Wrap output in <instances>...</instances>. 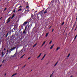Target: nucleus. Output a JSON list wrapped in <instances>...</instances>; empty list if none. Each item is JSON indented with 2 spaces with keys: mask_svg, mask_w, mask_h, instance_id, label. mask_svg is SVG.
Returning <instances> with one entry per match:
<instances>
[{
  "mask_svg": "<svg viewBox=\"0 0 77 77\" xmlns=\"http://www.w3.org/2000/svg\"><path fill=\"white\" fill-rule=\"evenodd\" d=\"M9 51H9L8 52H9V53H11V51H12V50H10V49Z\"/></svg>",
  "mask_w": 77,
  "mask_h": 77,
  "instance_id": "e433bc0d",
  "label": "nucleus"
},
{
  "mask_svg": "<svg viewBox=\"0 0 77 77\" xmlns=\"http://www.w3.org/2000/svg\"><path fill=\"white\" fill-rule=\"evenodd\" d=\"M26 29H27V26H26L25 28V29L24 30V31L23 32V34H26Z\"/></svg>",
  "mask_w": 77,
  "mask_h": 77,
  "instance_id": "f257e3e1",
  "label": "nucleus"
},
{
  "mask_svg": "<svg viewBox=\"0 0 77 77\" xmlns=\"http://www.w3.org/2000/svg\"><path fill=\"white\" fill-rule=\"evenodd\" d=\"M9 34V32H8L7 33V34L6 35V38H7L8 37V35Z\"/></svg>",
  "mask_w": 77,
  "mask_h": 77,
  "instance_id": "f3484780",
  "label": "nucleus"
},
{
  "mask_svg": "<svg viewBox=\"0 0 77 77\" xmlns=\"http://www.w3.org/2000/svg\"><path fill=\"white\" fill-rule=\"evenodd\" d=\"M45 56H46V54H45L44 55V56H43V57H45Z\"/></svg>",
  "mask_w": 77,
  "mask_h": 77,
  "instance_id": "4c0bfd02",
  "label": "nucleus"
},
{
  "mask_svg": "<svg viewBox=\"0 0 77 77\" xmlns=\"http://www.w3.org/2000/svg\"><path fill=\"white\" fill-rule=\"evenodd\" d=\"M45 11V8H43V10L42 11V12H43V11Z\"/></svg>",
  "mask_w": 77,
  "mask_h": 77,
  "instance_id": "7c9ffc66",
  "label": "nucleus"
},
{
  "mask_svg": "<svg viewBox=\"0 0 77 77\" xmlns=\"http://www.w3.org/2000/svg\"><path fill=\"white\" fill-rule=\"evenodd\" d=\"M4 50L5 51V50H6V48H5L4 49Z\"/></svg>",
  "mask_w": 77,
  "mask_h": 77,
  "instance_id": "864d4df0",
  "label": "nucleus"
},
{
  "mask_svg": "<svg viewBox=\"0 0 77 77\" xmlns=\"http://www.w3.org/2000/svg\"><path fill=\"white\" fill-rule=\"evenodd\" d=\"M73 28H72V30H73Z\"/></svg>",
  "mask_w": 77,
  "mask_h": 77,
  "instance_id": "e2e57ef3",
  "label": "nucleus"
},
{
  "mask_svg": "<svg viewBox=\"0 0 77 77\" xmlns=\"http://www.w3.org/2000/svg\"><path fill=\"white\" fill-rule=\"evenodd\" d=\"M43 14V13H42V11H41L39 12V14H40V15L42 16V15Z\"/></svg>",
  "mask_w": 77,
  "mask_h": 77,
  "instance_id": "6e6552de",
  "label": "nucleus"
},
{
  "mask_svg": "<svg viewBox=\"0 0 77 77\" xmlns=\"http://www.w3.org/2000/svg\"><path fill=\"white\" fill-rule=\"evenodd\" d=\"M15 10H14L13 11V12H15Z\"/></svg>",
  "mask_w": 77,
  "mask_h": 77,
  "instance_id": "ea45409f",
  "label": "nucleus"
},
{
  "mask_svg": "<svg viewBox=\"0 0 77 77\" xmlns=\"http://www.w3.org/2000/svg\"><path fill=\"white\" fill-rule=\"evenodd\" d=\"M8 21L6 23V24H8V23H9V22H10V21H11V20H7Z\"/></svg>",
  "mask_w": 77,
  "mask_h": 77,
  "instance_id": "dca6fc26",
  "label": "nucleus"
},
{
  "mask_svg": "<svg viewBox=\"0 0 77 77\" xmlns=\"http://www.w3.org/2000/svg\"><path fill=\"white\" fill-rule=\"evenodd\" d=\"M29 27H30V26H28V28H29Z\"/></svg>",
  "mask_w": 77,
  "mask_h": 77,
  "instance_id": "4d7b16f0",
  "label": "nucleus"
},
{
  "mask_svg": "<svg viewBox=\"0 0 77 77\" xmlns=\"http://www.w3.org/2000/svg\"><path fill=\"white\" fill-rule=\"evenodd\" d=\"M51 26L50 27L49 29H50V28H51Z\"/></svg>",
  "mask_w": 77,
  "mask_h": 77,
  "instance_id": "603ef678",
  "label": "nucleus"
},
{
  "mask_svg": "<svg viewBox=\"0 0 77 77\" xmlns=\"http://www.w3.org/2000/svg\"><path fill=\"white\" fill-rule=\"evenodd\" d=\"M10 57L11 59H12L13 57H13V55H11L10 56Z\"/></svg>",
  "mask_w": 77,
  "mask_h": 77,
  "instance_id": "a211bd4d",
  "label": "nucleus"
},
{
  "mask_svg": "<svg viewBox=\"0 0 77 77\" xmlns=\"http://www.w3.org/2000/svg\"><path fill=\"white\" fill-rule=\"evenodd\" d=\"M32 20V19L30 18L29 19V20H28V23H29V22H30Z\"/></svg>",
  "mask_w": 77,
  "mask_h": 77,
  "instance_id": "423d86ee",
  "label": "nucleus"
},
{
  "mask_svg": "<svg viewBox=\"0 0 77 77\" xmlns=\"http://www.w3.org/2000/svg\"><path fill=\"white\" fill-rule=\"evenodd\" d=\"M59 5H60V3L58 4L57 5V6H59Z\"/></svg>",
  "mask_w": 77,
  "mask_h": 77,
  "instance_id": "473e14b6",
  "label": "nucleus"
},
{
  "mask_svg": "<svg viewBox=\"0 0 77 77\" xmlns=\"http://www.w3.org/2000/svg\"><path fill=\"white\" fill-rule=\"evenodd\" d=\"M30 59V57H29L28 58V59Z\"/></svg>",
  "mask_w": 77,
  "mask_h": 77,
  "instance_id": "3c124183",
  "label": "nucleus"
},
{
  "mask_svg": "<svg viewBox=\"0 0 77 77\" xmlns=\"http://www.w3.org/2000/svg\"><path fill=\"white\" fill-rule=\"evenodd\" d=\"M54 29H53L52 30V32H53V31H54Z\"/></svg>",
  "mask_w": 77,
  "mask_h": 77,
  "instance_id": "a19ab883",
  "label": "nucleus"
},
{
  "mask_svg": "<svg viewBox=\"0 0 77 77\" xmlns=\"http://www.w3.org/2000/svg\"><path fill=\"white\" fill-rule=\"evenodd\" d=\"M11 17H9L8 20H7V21H9L10 20V19H11Z\"/></svg>",
  "mask_w": 77,
  "mask_h": 77,
  "instance_id": "6ab92c4d",
  "label": "nucleus"
},
{
  "mask_svg": "<svg viewBox=\"0 0 77 77\" xmlns=\"http://www.w3.org/2000/svg\"><path fill=\"white\" fill-rule=\"evenodd\" d=\"M38 44V43H36L33 46V47H35L36 45Z\"/></svg>",
  "mask_w": 77,
  "mask_h": 77,
  "instance_id": "ddd939ff",
  "label": "nucleus"
},
{
  "mask_svg": "<svg viewBox=\"0 0 77 77\" xmlns=\"http://www.w3.org/2000/svg\"><path fill=\"white\" fill-rule=\"evenodd\" d=\"M33 17V14H31V18H32Z\"/></svg>",
  "mask_w": 77,
  "mask_h": 77,
  "instance_id": "cd10ccee",
  "label": "nucleus"
},
{
  "mask_svg": "<svg viewBox=\"0 0 77 77\" xmlns=\"http://www.w3.org/2000/svg\"><path fill=\"white\" fill-rule=\"evenodd\" d=\"M44 57H43L42 58V60H43V59H44Z\"/></svg>",
  "mask_w": 77,
  "mask_h": 77,
  "instance_id": "79ce46f5",
  "label": "nucleus"
},
{
  "mask_svg": "<svg viewBox=\"0 0 77 77\" xmlns=\"http://www.w3.org/2000/svg\"><path fill=\"white\" fill-rule=\"evenodd\" d=\"M27 10H25V12H27Z\"/></svg>",
  "mask_w": 77,
  "mask_h": 77,
  "instance_id": "5fc2aeb1",
  "label": "nucleus"
},
{
  "mask_svg": "<svg viewBox=\"0 0 77 77\" xmlns=\"http://www.w3.org/2000/svg\"><path fill=\"white\" fill-rule=\"evenodd\" d=\"M8 51H9V50L8 49L7 50V52L8 53Z\"/></svg>",
  "mask_w": 77,
  "mask_h": 77,
  "instance_id": "49530a36",
  "label": "nucleus"
},
{
  "mask_svg": "<svg viewBox=\"0 0 77 77\" xmlns=\"http://www.w3.org/2000/svg\"><path fill=\"white\" fill-rule=\"evenodd\" d=\"M17 51H16V52L13 55V57H15V56L17 55Z\"/></svg>",
  "mask_w": 77,
  "mask_h": 77,
  "instance_id": "f03ea898",
  "label": "nucleus"
},
{
  "mask_svg": "<svg viewBox=\"0 0 77 77\" xmlns=\"http://www.w3.org/2000/svg\"><path fill=\"white\" fill-rule=\"evenodd\" d=\"M48 8H47L46 9V10L45 11V12H44V14H47V11H48Z\"/></svg>",
  "mask_w": 77,
  "mask_h": 77,
  "instance_id": "0eeeda50",
  "label": "nucleus"
},
{
  "mask_svg": "<svg viewBox=\"0 0 77 77\" xmlns=\"http://www.w3.org/2000/svg\"><path fill=\"white\" fill-rule=\"evenodd\" d=\"M39 56H38L37 58H39Z\"/></svg>",
  "mask_w": 77,
  "mask_h": 77,
  "instance_id": "6e6d98bb",
  "label": "nucleus"
},
{
  "mask_svg": "<svg viewBox=\"0 0 77 77\" xmlns=\"http://www.w3.org/2000/svg\"><path fill=\"white\" fill-rule=\"evenodd\" d=\"M6 9H7V8H5L4 9V11H5L6 10Z\"/></svg>",
  "mask_w": 77,
  "mask_h": 77,
  "instance_id": "2f4dec72",
  "label": "nucleus"
},
{
  "mask_svg": "<svg viewBox=\"0 0 77 77\" xmlns=\"http://www.w3.org/2000/svg\"><path fill=\"white\" fill-rule=\"evenodd\" d=\"M41 54H42V53H40L39 55L38 56L39 57H40L41 56Z\"/></svg>",
  "mask_w": 77,
  "mask_h": 77,
  "instance_id": "a878e982",
  "label": "nucleus"
},
{
  "mask_svg": "<svg viewBox=\"0 0 77 77\" xmlns=\"http://www.w3.org/2000/svg\"><path fill=\"white\" fill-rule=\"evenodd\" d=\"M76 24V22H75L74 24Z\"/></svg>",
  "mask_w": 77,
  "mask_h": 77,
  "instance_id": "69168bd1",
  "label": "nucleus"
},
{
  "mask_svg": "<svg viewBox=\"0 0 77 77\" xmlns=\"http://www.w3.org/2000/svg\"><path fill=\"white\" fill-rule=\"evenodd\" d=\"M22 6H20L18 8L19 9V8H21Z\"/></svg>",
  "mask_w": 77,
  "mask_h": 77,
  "instance_id": "c03bdc74",
  "label": "nucleus"
},
{
  "mask_svg": "<svg viewBox=\"0 0 77 77\" xmlns=\"http://www.w3.org/2000/svg\"><path fill=\"white\" fill-rule=\"evenodd\" d=\"M26 8H29V6H27Z\"/></svg>",
  "mask_w": 77,
  "mask_h": 77,
  "instance_id": "f704fd0d",
  "label": "nucleus"
},
{
  "mask_svg": "<svg viewBox=\"0 0 77 77\" xmlns=\"http://www.w3.org/2000/svg\"><path fill=\"white\" fill-rule=\"evenodd\" d=\"M75 27V24H74L73 26V27Z\"/></svg>",
  "mask_w": 77,
  "mask_h": 77,
  "instance_id": "c9c22d12",
  "label": "nucleus"
},
{
  "mask_svg": "<svg viewBox=\"0 0 77 77\" xmlns=\"http://www.w3.org/2000/svg\"><path fill=\"white\" fill-rule=\"evenodd\" d=\"M45 42H45H45H43V44H44V45L45 44Z\"/></svg>",
  "mask_w": 77,
  "mask_h": 77,
  "instance_id": "58836bf2",
  "label": "nucleus"
},
{
  "mask_svg": "<svg viewBox=\"0 0 77 77\" xmlns=\"http://www.w3.org/2000/svg\"><path fill=\"white\" fill-rule=\"evenodd\" d=\"M2 55V57H3L4 55L5 54H4V53L2 51L1 53Z\"/></svg>",
  "mask_w": 77,
  "mask_h": 77,
  "instance_id": "9d476101",
  "label": "nucleus"
},
{
  "mask_svg": "<svg viewBox=\"0 0 77 77\" xmlns=\"http://www.w3.org/2000/svg\"><path fill=\"white\" fill-rule=\"evenodd\" d=\"M2 17H1V18H0V20H1V19H2Z\"/></svg>",
  "mask_w": 77,
  "mask_h": 77,
  "instance_id": "680f3d73",
  "label": "nucleus"
},
{
  "mask_svg": "<svg viewBox=\"0 0 77 77\" xmlns=\"http://www.w3.org/2000/svg\"><path fill=\"white\" fill-rule=\"evenodd\" d=\"M44 33H43L42 34V36H43V35H44Z\"/></svg>",
  "mask_w": 77,
  "mask_h": 77,
  "instance_id": "8fccbe9b",
  "label": "nucleus"
},
{
  "mask_svg": "<svg viewBox=\"0 0 77 77\" xmlns=\"http://www.w3.org/2000/svg\"><path fill=\"white\" fill-rule=\"evenodd\" d=\"M23 49H22L19 52V53H20V54H23Z\"/></svg>",
  "mask_w": 77,
  "mask_h": 77,
  "instance_id": "7ed1b4c3",
  "label": "nucleus"
},
{
  "mask_svg": "<svg viewBox=\"0 0 77 77\" xmlns=\"http://www.w3.org/2000/svg\"><path fill=\"white\" fill-rule=\"evenodd\" d=\"M53 3H54V1H52L51 2V3L52 4H53Z\"/></svg>",
  "mask_w": 77,
  "mask_h": 77,
  "instance_id": "4be33fe9",
  "label": "nucleus"
},
{
  "mask_svg": "<svg viewBox=\"0 0 77 77\" xmlns=\"http://www.w3.org/2000/svg\"><path fill=\"white\" fill-rule=\"evenodd\" d=\"M9 53V52H8V53H6V55H8V54Z\"/></svg>",
  "mask_w": 77,
  "mask_h": 77,
  "instance_id": "09e8293b",
  "label": "nucleus"
},
{
  "mask_svg": "<svg viewBox=\"0 0 77 77\" xmlns=\"http://www.w3.org/2000/svg\"><path fill=\"white\" fill-rule=\"evenodd\" d=\"M2 66V65H0V67H1V66Z\"/></svg>",
  "mask_w": 77,
  "mask_h": 77,
  "instance_id": "0e129e2a",
  "label": "nucleus"
},
{
  "mask_svg": "<svg viewBox=\"0 0 77 77\" xmlns=\"http://www.w3.org/2000/svg\"><path fill=\"white\" fill-rule=\"evenodd\" d=\"M58 61L57 62V63H55V64L54 65V66H56V65H57V63H58Z\"/></svg>",
  "mask_w": 77,
  "mask_h": 77,
  "instance_id": "2eb2a0df",
  "label": "nucleus"
},
{
  "mask_svg": "<svg viewBox=\"0 0 77 77\" xmlns=\"http://www.w3.org/2000/svg\"><path fill=\"white\" fill-rule=\"evenodd\" d=\"M70 56V54H69L67 56V57H69Z\"/></svg>",
  "mask_w": 77,
  "mask_h": 77,
  "instance_id": "c756f323",
  "label": "nucleus"
},
{
  "mask_svg": "<svg viewBox=\"0 0 77 77\" xmlns=\"http://www.w3.org/2000/svg\"><path fill=\"white\" fill-rule=\"evenodd\" d=\"M51 42H52V41H51L49 43V44H51Z\"/></svg>",
  "mask_w": 77,
  "mask_h": 77,
  "instance_id": "72a5a7b5",
  "label": "nucleus"
},
{
  "mask_svg": "<svg viewBox=\"0 0 77 77\" xmlns=\"http://www.w3.org/2000/svg\"><path fill=\"white\" fill-rule=\"evenodd\" d=\"M26 64L24 66H23L24 68V67H26Z\"/></svg>",
  "mask_w": 77,
  "mask_h": 77,
  "instance_id": "de8ad7c7",
  "label": "nucleus"
},
{
  "mask_svg": "<svg viewBox=\"0 0 77 77\" xmlns=\"http://www.w3.org/2000/svg\"><path fill=\"white\" fill-rule=\"evenodd\" d=\"M76 21H77V18L76 17Z\"/></svg>",
  "mask_w": 77,
  "mask_h": 77,
  "instance_id": "052dcab7",
  "label": "nucleus"
},
{
  "mask_svg": "<svg viewBox=\"0 0 77 77\" xmlns=\"http://www.w3.org/2000/svg\"><path fill=\"white\" fill-rule=\"evenodd\" d=\"M25 55V54H24L22 56H21L20 57V59H22V58L23 57H24V56Z\"/></svg>",
  "mask_w": 77,
  "mask_h": 77,
  "instance_id": "aec40b11",
  "label": "nucleus"
},
{
  "mask_svg": "<svg viewBox=\"0 0 77 77\" xmlns=\"http://www.w3.org/2000/svg\"><path fill=\"white\" fill-rule=\"evenodd\" d=\"M32 23L30 24V27H32Z\"/></svg>",
  "mask_w": 77,
  "mask_h": 77,
  "instance_id": "a18cd8bd",
  "label": "nucleus"
},
{
  "mask_svg": "<svg viewBox=\"0 0 77 77\" xmlns=\"http://www.w3.org/2000/svg\"><path fill=\"white\" fill-rule=\"evenodd\" d=\"M15 17V14H14L12 16L11 18V20L14 18V17Z\"/></svg>",
  "mask_w": 77,
  "mask_h": 77,
  "instance_id": "9b49d317",
  "label": "nucleus"
},
{
  "mask_svg": "<svg viewBox=\"0 0 77 77\" xmlns=\"http://www.w3.org/2000/svg\"><path fill=\"white\" fill-rule=\"evenodd\" d=\"M77 35H76L75 36V38H74V40H75V39H76V38H77Z\"/></svg>",
  "mask_w": 77,
  "mask_h": 77,
  "instance_id": "5701e85b",
  "label": "nucleus"
},
{
  "mask_svg": "<svg viewBox=\"0 0 77 77\" xmlns=\"http://www.w3.org/2000/svg\"><path fill=\"white\" fill-rule=\"evenodd\" d=\"M59 49H60V47H58L56 49V51H57L58 50H59Z\"/></svg>",
  "mask_w": 77,
  "mask_h": 77,
  "instance_id": "412c9836",
  "label": "nucleus"
},
{
  "mask_svg": "<svg viewBox=\"0 0 77 77\" xmlns=\"http://www.w3.org/2000/svg\"><path fill=\"white\" fill-rule=\"evenodd\" d=\"M63 24H64V22H63L62 24V25H63Z\"/></svg>",
  "mask_w": 77,
  "mask_h": 77,
  "instance_id": "37998d69",
  "label": "nucleus"
},
{
  "mask_svg": "<svg viewBox=\"0 0 77 77\" xmlns=\"http://www.w3.org/2000/svg\"><path fill=\"white\" fill-rule=\"evenodd\" d=\"M15 48H16V47H14L13 48H11V49H10V51L12 50H12H14Z\"/></svg>",
  "mask_w": 77,
  "mask_h": 77,
  "instance_id": "39448f33",
  "label": "nucleus"
},
{
  "mask_svg": "<svg viewBox=\"0 0 77 77\" xmlns=\"http://www.w3.org/2000/svg\"><path fill=\"white\" fill-rule=\"evenodd\" d=\"M27 23V22H24L23 23V26H26V24Z\"/></svg>",
  "mask_w": 77,
  "mask_h": 77,
  "instance_id": "20e7f679",
  "label": "nucleus"
},
{
  "mask_svg": "<svg viewBox=\"0 0 77 77\" xmlns=\"http://www.w3.org/2000/svg\"><path fill=\"white\" fill-rule=\"evenodd\" d=\"M22 11V9H20L18 10V11Z\"/></svg>",
  "mask_w": 77,
  "mask_h": 77,
  "instance_id": "c85d7f7f",
  "label": "nucleus"
},
{
  "mask_svg": "<svg viewBox=\"0 0 77 77\" xmlns=\"http://www.w3.org/2000/svg\"><path fill=\"white\" fill-rule=\"evenodd\" d=\"M41 54H42V53H40L39 55L38 56L39 57H40L41 56Z\"/></svg>",
  "mask_w": 77,
  "mask_h": 77,
  "instance_id": "bb28decb",
  "label": "nucleus"
},
{
  "mask_svg": "<svg viewBox=\"0 0 77 77\" xmlns=\"http://www.w3.org/2000/svg\"><path fill=\"white\" fill-rule=\"evenodd\" d=\"M54 46V44L52 45L50 49H52V48H53V47Z\"/></svg>",
  "mask_w": 77,
  "mask_h": 77,
  "instance_id": "1a4fd4ad",
  "label": "nucleus"
},
{
  "mask_svg": "<svg viewBox=\"0 0 77 77\" xmlns=\"http://www.w3.org/2000/svg\"><path fill=\"white\" fill-rule=\"evenodd\" d=\"M44 45V44H42V45Z\"/></svg>",
  "mask_w": 77,
  "mask_h": 77,
  "instance_id": "774afa93",
  "label": "nucleus"
},
{
  "mask_svg": "<svg viewBox=\"0 0 77 77\" xmlns=\"http://www.w3.org/2000/svg\"><path fill=\"white\" fill-rule=\"evenodd\" d=\"M76 29H77V28H75V31L76 30Z\"/></svg>",
  "mask_w": 77,
  "mask_h": 77,
  "instance_id": "bf43d9fd",
  "label": "nucleus"
},
{
  "mask_svg": "<svg viewBox=\"0 0 77 77\" xmlns=\"http://www.w3.org/2000/svg\"><path fill=\"white\" fill-rule=\"evenodd\" d=\"M5 61H6V60H3V61L2 62V63H4L5 62Z\"/></svg>",
  "mask_w": 77,
  "mask_h": 77,
  "instance_id": "b1692460",
  "label": "nucleus"
},
{
  "mask_svg": "<svg viewBox=\"0 0 77 77\" xmlns=\"http://www.w3.org/2000/svg\"><path fill=\"white\" fill-rule=\"evenodd\" d=\"M5 76H6V74H5Z\"/></svg>",
  "mask_w": 77,
  "mask_h": 77,
  "instance_id": "13d9d810",
  "label": "nucleus"
},
{
  "mask_svg": "<svg viewBox=\"0 0 77 77\" xmlns=\"http://www.w3.org/2000/svg\"><path fill=\"white\" fill-rule=\"evenodd\" d=\"M32 70H31L30 71V72H32Z\"/></svg>",
  "mask_w": 77,
  "mask_h": 77,
  "instance_id": "338daca9",
  "label": "nucleus"
},
{
  "mask_svg": "<svg viewBox=\"0 0 77 77\" xmlns=\"http://www.w3.org/2000/svg\"><path fill=\"white\" fill-rule=\"evenodd\" d=\"M48 33H47L46 34V35H45L46 37H47V36H48Z\"/></svg>",
  "mask_w": 77,
  "mask_h": 77,
  "instance_id": "4468645a",
  "label": "nucleus"
},
{
  "mask_svg": "<svg viewBox=\"0 0 77 77\" xmlns=\"http://www.w3.org/2000/svg\"><path fill=\"white\" fill-rule=\"evenodd\" d=\"M17 73H16L15 74H13L11 76L12 77H13V76H14V75H17Z\"/></svg>",
  "mask_w": 77,
  "mask_h": 77,
  "instance_id": "f8f14e48",
  "label": "nucleus"
},
{
  "mask_svg": "<svg viewBox=\"0 0 77 77\" xmlns=\"http://www.w3.org/2000/svg\"><path fill=\"white\" fill-rule=\"evenodd\" d=\"M53 73H52L51 74V75L50 77H51L53 76Z\"/></svg>",
  "mask_w": 77,
  "mask_h": 77,
  "instance_id": "393cba45",
  "label": "nucleus"
}]
</instances>
